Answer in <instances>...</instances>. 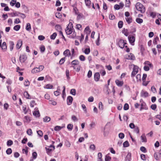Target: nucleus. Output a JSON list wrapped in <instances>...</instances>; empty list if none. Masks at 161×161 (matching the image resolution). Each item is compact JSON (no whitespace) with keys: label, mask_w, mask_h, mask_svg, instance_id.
I'll list each match as a JSON object with an SVG mask.
<instances>
[{"label":"nucleus","mask_w":161,"mask_h":161,"mask_svg":"<svg viewBox=\"0 0 161 161\" xmlns=\"http://www.w3.org/2000/svg\"><path fill=\"white\" fill-rule=\"evenodd\" d=\"M24 95L25 97L27 99H30L31 98V97L29 93L27 92H25L24 93Z\"/></svg>","instance_id":"23"},{"label":"nucleus","mask_w":161,"mask_h":161,"mask_svg":"<svg viewBox=\"0 0 161 161\" xmlns=\"http://www.w3.org/2000/svg\"><path fill=\"white\" fill-rule=\"evenodd\" d=\"M124 134L122 133H120L119 134V137L120 139H123L124 137Z\"/></svg>","instance_id":"58"},{"label":"nucleus","mask_w":161,"mask_h":161,"mask_svg":"<svg viewBox=\"0 0 161 161\" xmlns=\"http://www.w3.org/2000/svg\"><path fill=\"white\" fill-rule=\"evenodd\" d=\"M82 51L84 53L88 55L90 52V49L89 47L86 48L84 49H82Z\"/></svg>","instance_id":"15"},{"label":"nucleus","mask_w":161,"mask_h":161,"mask_svg":"<svg viewBox=\"0 0 161 161\" xmlns=\"http://www.w3.org/2000/svg\"><path fill=\"white\" fill-rule=\"evenodd\" d=\"M136 8L137 10L140 11L142 13H143L145 12V8L142 3H136Z\"/></svg>","instance_id":"3"},{"label":"nucleus","mask_w":161,"mask_h":161,"mask_svg":"<svg viewBox=\"0 0 161 161\" xmlns=\"http://www.w3.org/2000/svg\"><path fill=\"white\" fill-rule=\"evenodd\" d=\"M125 58L129 60H134L135 58L134 55L132 53H130L129 55H126Z\"/></svg>","instance_id":"7"},{"label":"nucleus","mask_w":161,"mask_h":161,"mask_svg":"<svg viewBox=\"0 0 161 161\" xmlns=\"http://www.w3.org/2000/svg\"><path fill=\"white\" fill-rule=\"evenodd\" d=\"M129 108V107L128 104L127 103H125L124 106V109L125 110H126L128 109Z\"/></svg>","instance_id":"59"},{"label":"nucleus","mask_w":161,"mask_h":161,"mask_svg":"<svg viewBox=\"0 0 161 161\" xmlns=\"http://www.w3.org/2000/svg\"><path fill=\"white\" fill-rule=\"evenodd\" d=\"M125 19L128 24H130L132 22V19L131 17H126L125 18Z\"/></svg>","instance_id":"30"},{"label":"nucleus","mask_w":161,"mask_h":161,"mask_svg":"<svg viewBox=\"0 0 161 161\" xmlns=\"http://www.w3.org/2000/svg\"><path fill=\"white\" fill-rule=\"evenodd\" d=\"M122 32L124 34L125 36H127L129 35V33L128 32V31L127 29H124L122 31Z\"/></svg>","instance_id":"31"},{"label":"nucleus","mask_w":161,"mask_h":161,"mask_svg":"<svg viewBox=\"0 0 161 161\" xmlns=\"http://www.w3.org/2000/svg\"><path fill=\"white\" fill-rule=\"evenodd\" d=\"M57 36V34L56 33H54L50 36V38L54 40L55 39L56 36Z\"/></svg>","instance_id":"48"},{"label":"nucleus","mask_w":161,"mask_h":161,"mask_svg":"<svg viewBox=\"0 0 161 161\" xmlns=\"http://www.w3.org/2000/svg\"><path fill=\"white\" fill-rule=\"evenodd\" d=\"M136 22L139 23V24H141L143 22V20L140 18H137L136 19Z\"/></svg>","instance_id":"42"},{"label":"nucleus","mask_w":161,"mask_h":161,"mask_svg":"<svg viewBox=\"0 0 161 161\" xmlns=\"http://www.w3.org/2000/svg\"><path fill=\"white\" fill-rule=\"evenodd\" d=\"M62 128V127L59 126H56L55 127L54 129L55 130L58 131L60 130Z\"/></svg>","instance_id":"46"},{"label":"nucleus","mask_w":161,"mask_h":161,"mask_svg":"<svg viewBox=\"0 0 161 161\" xmlns=\"http://www.w3.org/2000/svg\"><path fill=\"white\" fill-rule=\"evenodd\" d=\"M53 87L52 85L50 84H47L44 87V88L46 89H52Z\"/></svg>","instance_id":"45"},{"label":"nucleus","mask_w":161,"mask_h":161,"mask_svg":"<svg viewBox=\"0 0 161 161\" xmlns=\"http://www.w3.org/2000/svg\"><path fill=\"white\" fill-rule=\"evenodd\" d=\"M82 107L83 108V109L84 110V112L85 113H87V111L86 109V107L85 105L84 104H82L81 105Z\"/></svg>","instance_id":"55"},{"label":"nucleus","mask_w":161,"mask_h":161,"mask_svg":"<svg viewBox=\"0 0 161 161\" xmlns=\"http://www.w3.org/2000/svg\"><path fill=\"white\" fill-rule=\"evenodd\" d=\"M65 32L67 35H69V37L73 38L76 36V33L72 25V23L70 22L66 28Z\"/></svg>","instance_id":"1"},{"label":"nucleus","mask_w":161,"mask_h":161,"mask_svg":"<svg viewBox=\"0 0 161 161\" xmlns=\"http://www.w3.org/2000/svg\"><path fill=\"white\" fill-rule=\"evenodd\" d=\"M22 45V41L21 40H19L17 42L16 45V47L17 49H19Z\"/></svg>","instance_id":"9"},{"label":"nucleus","mask_w":161,"mask_h":161,"mask_svg":"<svg viewBox=\"0 0 161 161\" xmlns=\"http://www.w3.org/2000/svg\"><path fill=\"white\" fill-rule=\"evenodd\" d=\"M67 128L69 130H71L73 128V125L71 124H69L68 125Z\"/></svg>","instance_id":"56"},{"label":"nucleus","mask_w":161,"mask_h":161,"mask_svg":"<svg viewBox=\"0 0 161 161\" xmlns=\"http://www.w3.org/2000/svg\"><path fill=\"white\" fill-rule=\"evenodd\" d=\"M45 149L47 153L48 154H49L51 152L54 150H53V148H50L49 147L47 148V147H45Z\"/></svg>","instance_id":"28"},{"label":"nucleus","mask_w":161,"mask_h":161,"mask_svg":"<svg viewBox=\"0 0 161 161\" xmlns=\"http://www.w3.org/2000/svg\"><path fill=\"white\" fill-rule=\"evenodd\" d=\"M154 157L155 159L156 160H158L160 159V157L159 155H158L157 153H155L154 154Z\"/></svg>","instance_id":"49"},{"label":"nucleus","mask_w":161,"mask_h":161,"mask_svg":"<svg viewBox=\"0 0 161 161\" xmlns=\"http://www.w3.org/2000/svg\"><path fill=\"white\" fill-rule=\"evenodd\" d=\"M129 68H133V70L131 74V77L133 78V77L138 73V67L136 65L131 64L129 65Z\"/></svg>","instance_id":"2"},{"label":"nucleus","mask_w":161,"mask_h":161,"mask_svg":"<svg viewBox=\"0 0 161 161\" xmlns=\"http://www.w3.org/2000/svg\"><path fill=\"white\" fill-rule=\"evenodd\" d=\"M36 105L35 102L32 100L30 102V106L31 107H33L35 105Z\"/></svg>","instance_id":"40"},{"label":"nucleus","mask_w":161,"mask_h":161,"mask_svg":"<svg viewBox=\"0 0 161 161\" xmlns=\"http://www.w3.org/2000/svg\"><path fill=\"white\" fill-rule=\"evenodd\" d=\"M128 38L130 44L132 45H134V42L135 40V36L132 35H130L128 37Z\"/></svg>","instance_id":"4"},{"label":"nucleus","mask_w":161,"mask_h":161,"mask_svg":"<svg viewBox=\"0 0 161 161\" xmlns=\"http://www.w3.org/2000/svg\"><path fill=\"white\" fill-rule=\"evenodd\" d=\"M35 111L33 113V114L36 117H38L40 116V113L38 108H35Z\"/></svg>","instance_id":"12"},{"label":"nucleus","mask_w":161,"mask_h":161,"mask_svg":"<svg viewBox=\"0 0 161 161\" xmlns=\"http://www.w3.org/2000/svg\"><path fill=\"white\" fill-rule=\"evenodd\" d=\"M37 133L38 135L40 136H42L43 135V132L41 130H39L37 131Z\"/></svg>","instance_id":"62"},{"label":"nucleus","mask_w":161,"mask_h":161,"mask_svg":"<svg viewBox=\"0 0 161 161\" xmlns=\"http://www.w3.org/2000/svg\"><path fill=\"white\" fill-rule=\"evenodd\" d=\"M49 102L50 104H52L53 105H57V102L53 100H49Z\"/></svg>","instance_id":"32"},{"label":"nucleus","mask_w":161,"mask_h":161,"mask_svg":"<svg viewBox=\"0 0 161 161\" xmlns=\"http://www.w3.org/2000/svg\"><path fill=\"white\" fill-rule=\"evenodd\" d=\"M6 152L7 154L8 155L12 153V150L11 148H8L6 150Z\"/></svg>","instance_id":"51"},{"label":"nucleus","mask_w":161,"mask_h":161,"mask_svg":"<svg viewBox=\"0 0 161 161\" xmlns=\"http://www.w3.org/2000/svg\"><path fill=\"white\" fill-rule=\"evenodd\" d=\"M126 44V43L125 42L124 40H120L118 42V44L119 47L121 48H123L125 44Z\"/></svg>","instance_id":"5"},{"label":"nucleus","mask_w":161,"mask_h":161,"mask_svg":"<svg viewBox=\"0 0 161 161\" xmlns=\"http://www.w3.org/2000/svg\"><path fill=\"white\" fill-rule=\"evenodd\" d=\"M115 82L116 84L119 86H122L124 82L122 81H120L118 80H116L115 81Z\"/></svg>","instance_id":"11"},{"label":"nucleus","mask_w":161,"mask_h":161,"mask_svg":"<svg viewBox=\"0 0 161 161\" xmlns=\"http://www.w3.org/2000/svg\"><path fill=\"white\" fill-rule=\"evenodd\" d=\"M26 132L28 135L30 136L32 134V130L31 129L27 130Z\"/></svg>","instance_id":"52"},{"label":"nucleus","mask_w":161,"mask_h":161,"mask_svg":"<svg viewBox=\"0 0 161 161\" xmlns=\"http://www.w3.org/2000/svg\"><path fill=\"white\" fill-rule=\"evenodd\" d=\"M111 159V157H110L108 154L105 156V161H110Z\"/></svg>","instance_id":"34"},{"label":"nucleus","mask_w":161,"mask_h":161,"mask_svg":"<svg viewBox=\"0 0 161 161\" xmlns=\"http://www.w3.org/2000/svg\"><path fill=\"white\" fill-rule=\"evenodd\" d=\"M73 98L72 97L69 96L67 98V102L68 105H70L72 103Z\"/></svg>","instance_id":"13"},{"label":"nucleus","mask_w":161,"mask_h":161,"mask_svg":"<svg viewBox=\"0 0 161 161\" xmlns=\"http://www.w3.org/2000/svg\"><path fill=\"white\" fill-rule=\"evenodd\" d=\"M144 64H145V65H147V66H149L150 67H151L152 66V64H151L148 61H146L145 62Z\"/></svg>","instance_id":"64"},{"label":"nucleus","mask_w":161,"mask_h":161,"mask_svg":"<svg viewBox=\"0 0 161 161\" xmlns=\"http://www.w3.org/2000/svg\"><path fill=\"white\" fill-rule=\"evenodd\" d=\"M73 67L74 68V69H75L77 72H79L80 71V66L79 64L73 66Z\"/></svg>","instance_id":"19"},{"label":"nucleus","mask_w":161,"mask_h":161,"mask_svg":"<svg viewBox=\"0 0 161 161\" xmlns=\"http://www.w3.org/2000/svg\"><path fill=\"white\" fill-rule=\"evenodd\" d=\"M141 138L142 142H147V138L144 134H143L142 135Z\"/></svg>","instance_id":"22"},{"label":"nucleus","mask_w":161,"mask_h":161,"mask_svg":"<svg viewBox=\"0 0 161 161\" xmlns=\"http://www.w3.org/2000/svg\"><path fill=\"white\" fill-rule=\"evenodd\" d=\"M20 28V26L19 25H15L14 27V29L16 31H19Z\"/></svg>","instance_id":"33"},{"label":"nucleus","mask_w":161,"mask_h":161,"mask_svg":"<svg viewBox=\"0 0 161 161\" xmlns=\"http://www.w3.org/2000/svg\"><path fill=\"white\" fill-rule=\"evenodd\" d=\"M16 0H12L10 2V5L12 6H13L14 5H15V3H16Z\"/></svg>","instance_id":"53"},{"label":"nucleus","mask_w":161,"mask_h":161,"mask_svg":"<svg viewBox=\"0 0 161 161\" xmlns=\"http://www.w3.org/2000/svg\"><path fill=\"white\" fill-rule=\"evenodd\" d=\"M57 89V90L54 92V95L56 96H57L59 95L60 94V92H59L60 90L59 89V87H58Z\"/></svg>","instance_id":"27"},{"label":"nucleus","mask_w":161,"mask_h":161,"mask_svg":"<svg viewBox=\"0 0 161 161\" xmlns=\"http://www.w3.org/2000/svg\"><path fill=\"white\" fill-rule=\"evenodd\" d=\"M63 90L62 92V97L64 99L66 96V94L65 92V88L64 86L63 87Z\"/></svg>","instance_id":"38"},{"label":"nucleus","mask_w":161,"mask_h":161,"mask_svg":"<svg viewBox=\"0 0 161 161\" xmlns=\"http://www.w3.org/2000/svg\"><path fill=\"white\" fill-rule=\"evenodd\" d=\"M0 46L2 47V49L3 51H6L7 49V46L6 43L5 42H3L2 44H1Z\"/></svg>","instance_id":"17"},{"label":"nucleus","mask_w":161,"mask_h":161,"mask_svg":"<svg viewBox=\"0 0 161 161\" xmlns=\"http://www.w3.org/2000/svg\"><path fill=\"white\" fill-rule=\"evenodd\" d=\"M50 119V118L48 116H46L43 118V120L44 122H48Z\"/></svg>","instance_id":"26"},{"label":"nucleus","mask_w":161,"mask_h":161,"mask_svg":"<svg viewBox=\"0 0 161 161\" xmlns=\"http://www.w3.org/2000/svg\"><path fill=\"white\" fill-rule=\"evenodd\" d=\"M65 61V58H62L59 61V63L60 64H63Z\"/></svg>","instance_id":"60"},{"label":"nucleus","mask_w":161,"mask_h":161,"mask_svg":"<svg viewBox=\"0 0 161 161\" xmlns=\"http://www.w3.org/2000/svg\"><path fill=\"white\" fill-rule=\"evenodd\" d=\"M84 31L87 34H89L91 32V31L89 27L88 26H87L85 29Z\"/></svg>","instance_id":"24"},{"label":"nucleus","mask_w":161,"mask_h":161,"mask_svg":"<svg viewBox=\"0 0 161 161\" xmlns=\"http://www.w3.org/2000/svg\"><path fill=\"white\" fill-rule=\"evenodd\" d=\"M56 17L60 19L62 17V14L60 13H57L55 14Z\"/></svg>","instance_id":"41"},{"label":"nucleus","mask_w":161,"mask_h":161,"mask_svg":"<svg viewBox=\"0 0 161 161\" xmlns=\"http://www.w3.org/2000/svg\"><path fill=\"white\" fill-rule=\"evenodd\" d=\"M24 85L25 86H29L30 85V82L28 80H25L24 82Z\"/></svg>","instance_id":"43"},{"label":"nucleus","mask_w":161,"mask_h":161,"mask_svg":"<svg viewBox=\"0 0 161 161\" xmlns=\"http://www.w3.org/2000/svg\"><path fill=\"white\" fill-rule=\"evenodd\" d=\"M85 3L86 5L88 8L90 7L91 2L90 0H85Z\"/></svg>","instance_id":"21"},{"label":"nucleus","mask_w":161,"mask_h":161,"mask_svg":"<svg viewBox=\"0 0 161 161\" xmlns=\"http://www.w3.org/2000/svg\"><path fill=\"white\" fill-rule=\"evenodd\" d=\"M14 43L13 42H11L10 43L9 48L10 51H12L13 49Z\"/></svg>","instance_id":"35"},{"label":"nucleus","mask_w":161,"mask_h":161,"mask_svg":"<svg viewBox=\"0 0 161 161\" xmlns=\"http://www.w3.org/2000/svg\"><path fill=\"white\" fill-rule=\"evenodd\" d=\"M31 119L28 116H25L24 118V121L25 123H29L31 121Z\"/></svg>","instance_id":"18"},{"label":"nucleus","mask_w":161,"mask_h":161,"mask_svg":"<svg viewBox=\"0 0 161 161\" xmlns=\"http://www.w3.org/2000/svg\"><path fill=\"white\" fill-rule=\"evenodd\" d=\"M131 157V154L130 153H128L126 156L125 160L130 161Z\"/></svg>","instance_id":"29"},{"label":"nucleus","mask_w":161,"mask_h":161,"mask_svg":"<svg viewBox=\"0 0 161 161\" xmlns=\"http://www.w3.org/2000/svg\"><path fill=\"white\" fill-rule=\"evenodd\" d=\"M141 95L142 97H147L148 96V93L147 92L142 90L141 93Z\"/></svg>","instance_id":"10"},{"label":"nucleus","mask_w":161,"mask_h":161,"mask_svg":"<svg viewBox=\"0 0 161 161\" xmlns=\"http://www.w3.org/2000/svg\"><path fill=\"white\" fill-rule=\"evenodd\" d=\"M63 54L65 57H69L71 55L69 49H66L64 52Z\"/></svg>","instance_id":"8"},{"label":"nucleus","mask_w":161,"mask_h":161,"mask_svg":"<svg viewBox=\"0 0 161 161\" xmlns=\"http://www.w3.org/2000/svg\"><path fill=\"white\" fill-rule=\"evenodd\" d=\"M27 59L26 56L25 55L23 54L21 55L19 57V60L21 63L24 62Z\"/></svg>","instance_id":"6"},{"label":"nucleus","mask_w":161,"mask_h":161,"mask_svg":"<svg viewBox=\"0 0 161 161\" xmlns=\"http://www.w3.org/2000/svg\"><path fill=\"white\" fill-rule=\"evenodd\" d=\"M80 62L77 60H73L71 63V67H73V66H75L77 64H79Z\"/></svg>","instance_id":"14"},{"label":"nucleus","mask_w":161,"mask_h":161,"mask_svg":"<svg viewBox=\"0 0 161 161\" xmlns=\"http://www.w3.org/2000/svg\"><path fill=\"white\" fill-rule=\"evenodd\" d=\"M79 58L80 60L82 61H84L85 60V56L83 55H80Z\"/></svg>","instance_id":"47"},{"label":"nucleus","mask_w":161,"mask_h":161,"mask_svg":"<svg viewBox=\"0 0 161 161\" xmlns=\"http://www.w3.org/2000/svg\"><path fill=\"white\" fill-rule=\"evenodd\" d=\"M70 93L73 95H75L76 94V90L74 89H72L70 91Z\"/></svg>","instance_id":"44"},{"label":"nucleus","mask_w":161,"mask_h":161,"mask_svg":"<svg viewBox=\"0 0 161 161\" xmlns=\"http://www.w3.org/2000/svg\"><path fill=\"white\" fill-rule=\"evenodd\" d=\"M89 148L90 149L93 151L95 150L96 149L95 146L93 144L91 145L90 146Z\"/></svg>","instance_id":"39"},{"label":"nucleus","mask_w":161,"mask_h":161,"mask_svg":"<svg viewBox=\"0 0 161 161\" xmlns=\"http://www.w3.org/2000/svg\"><path fill=\"white\" fill-rule=\"evenodd\" d=\"M141 75L140 74H137L136 75V80H135V79H133V80L135 82H137L139 80H141Z\"/></svg>","instance_id":"20"},{"label":"nucleus","mask_w":161,"mask_h":161,"mask_svg":"<svg viewBox=\"0 0 161 161\" xmlns=\"http://www.w3.org/2000/svg\"><path fill=\"white\" fill-rule=\"evenodd\" d=\"M26 29L28 31H30L31 30V25L29 23H28L27 24Z\"/></svg>","instance_id":"37"},{"label":"nucleus","mask_w":161,"mask_h":161,"mask_svg":"<svg viewBox=\"0 0 161 161\" xmlns=\"http://www.w3.org/2000/svg\"><path fill=\"white\" fill-rule=\"evenodd\" d=\"M99 108L100 109L103 110V105L102 102H99Z\"/></svg>","instance_id":"57"},{"label":"nucleus","mask_w":161,"mask_h":161,"mask_svg":"<svg viewBox=\"0 0 161 161\" xmlns=\"http://www.w3.org/2000/svg\"><path fill=\"white\" fill-rule=\"evenodd\" d=\"M102 157V154L101 153H99L98 154V157L99 159V161H102L101 159Z\"/></svg>","instance_id":"50"},{"label":"nucleus","mask_w":161,"mask_h":161,"mask_svg":"<svg viewBox=\"0 0 161 161\" xmlns=\"http://www.w3.org/2000/svg\"><path fill=\"white\" fill-rule=\"evenodd\" d=\"M13 144V142L11 140L8 141L7 143V144L8 146H10L12 145Z\"/></svg>","instance_id":"54"},{"label":"nucleus","mask_w":161,"mask_h":161,"mask_svg":"<svg viewBox=\"0 0 161 161\" xmlns=\"http://www.w3.org/2000/svg\"><path fill=\"white\" fill-rule=\"evenodd\" d=\"M39 72H40L39 70L37 67L31 70V72L34 74L36 73Z\"/></svg>","instance_id":"25"},{"label":"nucleus","mask_w":161,"mask_h":161,"mask_svg":"<svg viewBox=\"0 0 161 161\" xmlns=\"http://www.w3.org/2000/svg\"><path fill=\"white\" fill-rule=\"evenodd\" d=\"M45 37L42 35H40L38 36V39L40 41L43 40L45 39Z\"/></svg>","instance_id":"61"},{"label":"nucleus","mask_w":161,"mask_h":161,"mask_svg":"<svg viewBox=\"0 0 161 161\" xmlns=\"http://www.w3.org/2000/svg\"><path fill=\"white\" fill-rule=\"evenodd\" d=\"M123 25V22L122 21H119L118 24V27L119 28H120L122 27Z\"/></svg>","instance_id":"63"},{"label":"nucleus","mask_w":161,"mask_h":161,"mask_svg":"<svg viewBox=\"0 0 161 161\" xmlns=\"http://www.w3.org/2000/svg\"><path fill=\"white\" fill-rule=\"evenodd\" d=\"M94 78L95 80L97 81L99 80L100 78V74L99 73H96L94 75Z\"/></svg>","instance_id":"16"},{"label":"nucleus","mask_w":161,"mask_h":161,"mask_svg":"<svg viewBox=\"0 0 161 161\" xmlns=\"http://www.w3.org/2000/svg\"><path fill=\"white\" fill-rule=\"evenodd\" d=\"M123 146L124 147H128L129 146V142L127 141H125L123 143Z\"/></svg>","instance_id":"36"}]
</instances>
